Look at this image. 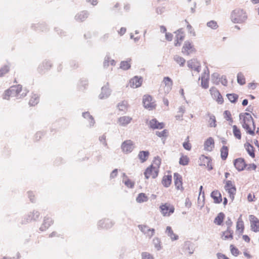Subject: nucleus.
<instances>
[{
	"label": "nucleus",
	"mask_w": 259,
	"mask_h": 259,
	"mask_svg": "<svg viewBox=\"0 0 259 259\" xmlns=\"http://www.w3.org/2000/svg\"><path fill=\"white\" fill-rule=\"evenodd\" d=\"M124 184L127 187L133 188L134 187L135 183L134 182H132L131 180L128 179L126 181L124 182Z\"/></svg>",
	"instance_id": "680f3d73"
},
{
	"label": "nucleus",
	"mask_w": 259,
	"mask_h": 259,
	"mask_svg": "<svg viewBox=\"0 0 259 259\" xmlns=\"http://www.w3.org/2000/svg\"><path fill=\"white\" fill-rule=\"evenodd\" d=\"M209 73H208L206 75V77H201V86L202 88L206 89L208 88V80H209ZM200 79V77L199 78Z\"/></svg>",
	"instance_id": "c756f323"
},
{
	"label": "nucleus",
	"mask_w": 259,
	"mask_h": 259,
	"mask_svg": "<svg viewBox=\"0 0 259 259\" xmlns=\"http://www.w3.org/2000/svg\"><path fill=\"white\" fill-rule=\"evenodd\" d=\"M211 197L213 198L215 203H220L222 201V195L218 190H214L211 193Z\"/></svg>",
	"instance_id": "5701e85b"
},
{
	"label": "nucleus",
	"mask_w": 259,
	"mask_h": 259,
	"mask_svg": "<svg viewBox=\"0 0 259 259\" xmlns=\"http://www.w3.org/2000/svg\"><path fill=\"white\" fill-rule=\"evenodd\" d=\"M255 220L251 222V230L257 232L259 231V221L255 218Z\"/></svg>",
	"instance_id": "c9c22d12"
},
{
	"label": "nucleus",
	"mask_w": 259,
	"mask_h": 259,
	"mask_svg": "<svg viewBox=\"0 0 259 259\" xmlns=\"http://www.w3.org/2000/svg\"><path fill=\"white\" fill-rule=\"evenodd\" d=\"M132 120V118L129 116H122L118 119V122L121 125H125L128 124Z\"/></svg>",
	"instance_id": "2f4dec72"
},
{
	"label": "nucleus",
	"mask_w": 259,
	"mask_h": 259,
	"mask_svg": "<svg viewBox=\"0 0 259 259\" xmlns=\"http://www.w3.org/2000/svg\"><path fill=\"white\" fill-rule=\"evenodd\" d=\"M187 63L189 68L194 69L198 72L200 71L199 63L195 59L189 60Z\"/></svg>",
	"instance_id": "aec40b11"
},
{
	"label": "nucleus",
	"mask_w": 259,
	"mask_h": 259,
	"mask_svg": "<svg viewBox=\"0 0 259 259\" xmlns=\"http://www.w3.org/2000/svg\"><path fill=\"white\" fill-rule=\"evenodd\" d=\"M199 160L200 161L199 165L204 166H205L207 163H209V161H211L210 157L205 156L203 155L200 157Z\"/></svg>",
	"instance_id": "a19ab883"
},
{
	"label": "nucleus",
	"mask_w": 259,
	"mask_h": 259,
	"mask_svg": "<svg viewBox=\"0 0 259 259\" xmlns=\"http://www.w3.org/2000/svg\"><path fill=\"white\" fill-rule=\"evenodd\" d=\"M214 140L212 138H208L204 142V149L208 151H211L214 147Z\"/></svg>",
	"instance_id": "4be33fe9"
},
{
	"label": "nucleus",
	"mask_w": 259,
	"mask_h": 259,
	"mask_svg": "<svg viewBox=\"0 0 259 259\" xmlns=\"http://www.w3.org/2000/svg\"><path fill=\"white\" fill-rule=\"evenodd\" d=\"M31 28L42 32H46L49 30V27L47 24L45 22H39L36 24H32Z\"/></svg>",
	"instance_id": "4468645a"
},
{
	"label": "nucleus",
	"mask_w": 259,
	"mask_h": 259,
	"mask_svg": "<svg viewBox=\"0 0 259 259\" xmlns=\"http://www.w3.org/2000/svg\"><path fill=\"white\" fill-rule=\"evenodd\" d=\"M233 237V231L231 228H227V230L222 232V238L223 240L232 239Z\"/></svg>",
	"instance_id": "b1692460"
},
{
	"label": "nucleus",
	"mask_w": 259,
	"mask_h": 259,
	"mask_svg": "<svg viewBox=\"0 0 259 259\" xmlns=\"http://www.w3.org/2000/svg\"><path fill=\"white\" fill-rule=\"evenodd\" d=\"M148 200V197L146 196V195L145 193H141L138 194L137 198L136 201L138 203H143L147 201Z\"/></svg>",
	"instance_id": "4c0bfd02"
},
{
	"label": "nucleus",
	"mask_w": 259,
	"mask_h": 259,
	"mask_svg": "<svg viewBox=\"0 0 259 259\" xmlns=\"http://www.w3.org/2000/svg\"><path fill=\"white\" fill-rule=\"evenodd\" d=\"M120 68L124 70H127L131 68V64L127 61H122L120 62Z\"/></svg>",
	"instance_id": "09e8293b"
},
{
	"label": "nucleus",
	"mask_w": 259,
	"mask_h": 259,
	"mask_svg": "<svg viewBox=\"0 0 259 259\" xmlns=\"http://www.w3.org/2000/svg\"><path fill=\"white\" fill-rule=\"evenodd\" d=\"M40 216V212L36 210H33L30 211L22 219L21 224H26L32 221H37Z\"/></svg>",
	"instance_id": "20e7f679"
},
{
	"label": "nucleus",
	"mask_w": 259,
	"mask_h": 259,
	"mask_svg": "<svg viewBox=\"0 0 259 259\" xmlns=\"http://www.w3.org/2000/svg\"><path fill=\"white\" fill-rule=\"evenodd\" d=\"M90 15V13L87 11H82L76 14L74 17V19L78 22L84 21Z\"/></svg>",
	"instance_id": "dca6fc26"
},
{
	"label": "nucleus",
	"mask_w": 259,
	"mask_h": 259,
	"mask_svg": "<svg viewBox=\"0 0 259 259\" xmlns=\"http://www.w3.org/2000/svg\"><path fill=\"white\" fill-rule=\"evenodd\" d=\"M55 31L61 36L65 35V32L59 27H55Z\"/></svg>",
	"instance_id": "0e129e2a"
},
{
	"label": "nucleus",
	"mask_w": 259,
	"mask_h": 259,
	"mask_svg": "<svg viewBox=\"0 0 259 259\" xmlns=\"http://www.w3.org/2000/svg\"><path fill=\"white\" fill-rule=\"evenodd\" d=\"M118 174V169L115 168L110 173V179H114L116 178Z\"/></svg>",
	"instance_id": "774afa93"
},
{
	"label": "nucleus",
	"mask_w": 259,
	"mask_h": 259,
	"mask_svg": "<svg viewBox=\"0 0 259 259\" xmlns=\"http://www.w3.org/2000/svg\"><path fill=\"white\" fill-rule=\"evenodd\" d=\"M112 90L109 87V82L106 83L102 87L101 93L98 96L99 99L100 100H104L108 98L111 95Z\"/></svg>",
	"instance_id": "423d86ee"
},
{
	"label": "nucleus",
	"mask_w": 259,
	"mask_h": 259,
	"mask_svg": "<svg viewBox=\"0 0 259 259\" xmlns=\"http://www.w3.org/2000/svg\"><path fill=\"white\" fill-rule=\"evenodd\" d=\"M149 127L153 130H161L164 127V123L163 122H159L156 119L154 118L150 121Z\"/></svg>",
	"instance_id": "f3484780"
},
{
	"label": "nucleus",
	"mask_w": 259,
	"mask_h": 259,
	"mask_svg": "<svg viewBox=\"0 0 259 259\" xmlns=\"http://www.w3.org/2000/svg\"><path fill=\"white\" fill-rule=\"evenodd\" d=\"M228 190H226L228 193L229 194V196L230 198L233 201L234 198V195L236 194V187H232L231 188L227 189Z\"/></svg>",
	"instance_id": "603ef678"
},
{
	"label": "nucleus",
	"mask_w": 259,
	"mask_h": 259,
	"mask_svg": "<svg viewBox=\"0 0 259 259\" xmlns=\"http://www.w3.org/2000/svg\"><path fill=\"white\" fill-rule=\"evenodd\" d=\"M114 222L108 218H104L99 220L97 223V227L99 229H109L112 228Z\"/></svg>",
	"instance_id": "39448f33"
},
{
	"label": "nucleus",
	"mask_w": 259,
	"mask_h": 259,
	"mask_svg": "<svg viewBox=\"0 0 259 259\" xmlns=\"http://www.w3.org/2000/svg\"><path fill=\"white\" fill-rule=\"evenodd\" d=\"M127 106L128 103L125 100L119 102L117 105V107L119 110L124 112L127 110Z\"/></svg>",
	"instance_id": "f704fd0d"
},
{
	"label": "nucleus",
	"mask_w": 259,
	"mask_h": 259,
	"mask_svg": "<svg viewBox=\"0 0 259 259\" xmlns=\"http://www.w3.org/2000/svg\"><path fill=\"white\" fill-rule=\"evenodd\" d=\"M149 154L148 151H141L139 152L138 156L141 162L143 163L147 160Z\"/></svg>",
	"instance_id": "a878e982"
},
{
	"label": "nucleus",
	"mask_w": 259,
	"mask_h": 259,
	"mask_svg": "<svg viewBox=\"0 0 259 259\" xmlns=\"http://www.w3.org/2000/svg\"><path fill=\"white\" fill-rule=\"evenodd\" d=\"M156 135L159 137L164 138L165 140L168 136L167 131H161V132L157 131L156 132Z\"/></svg>",
	"instance_id": "4d7b16f0"
},
{
	"label": "nucleus",
	"mask_w": 259,
	"mask_h": 259,
	"mask_svg": "<svg viewBox=\"0 0 259 259\" xmlns=\"http://www.w3.org/2000/svg\"><path fill=\"white\" fill-rule=\"evenodd\" d=\"M183 146L184 148L187 150L190 151L191 149L192 146L188 141H186L183 143Z\"/></svg>",
	"instance_id": "e2e57ef3"
},
{
	"label": "nucleus",
	"mask_w": 259,
	"mask_h": 259,
	"mask_svg": "<svg viewBox=\"0 0 259 259\" xmlns=\"http://www.w3.org/2000/svg\"><path fill=\"white\" fill-rule=\"evenodd\" d=\"M143 79L141 77L136 76L130 81V86L133 88L140 87L142 83Z\"/></svg>",
	"instance_id": "6ab92c4d"
},
{
	"label": "nucleus",
	"mask_w": 259,
	"mask_h": 259,
	"mask_svg": "<svg viewBox=\"0 0 259 259\" xmlns=\"http://www.w3.org/2000/svg\"><path fill=\"white\" fill-rule=\"evenodd\" d=\"M237 82L240 85H243L245 83V79L243 74L241 72H239L237 74Z\"/></svg>",
	"instance_id": "de8ad7c7"
},
{
	"label": "nucleus",
	"mask_w": 259,
	"mask_h": 259,
	"mask_svg": "<svg viewBox=\"0 0 259 259\" xmlns=\"http://www.w3.org/2000/svg\"><path fill=\"white\" fill-rule=\"evenodd\" d=\"M195 52L194 46L190 41H186L182 49V52L185 55H189Z\"/></svg>",
	"instance_id": "9d476101"
},
{
	"label": "nucleus",
	"mask_w": 259,
	"mask_h": 259,
	"mask_svg": "<svg viewBox=\"0 0 259 259\" xmlns=\"http://www.w3.org/2000/svg\"><path fill=\"white\" fill-rule=\"evenodd\" d=\"M88 84V81L85 78H82L80 81V85L85 88Z\"/></svg>",
	"instance_id": "338daca9"
},
{
	"label": "nucleus",
	"mask_w": 259,
	"mask_h": 259,
	"mask_svg": "<svg viewBox=\"0 0 259 259\" xmlns=\"http://www.w3.org/2000/svg\"><path fill=\"white\" fill-rule=\"evenodd\" d=\"M234 165L235 168L239 171H242L247 166L245 160L242 158H238L234 160Z\"/></svg>",
	"instance_id": "2eb2a0df"
},
{
	"label": "nucleus",
	"mask_w": 259,
	"mask_h": 259,
	"mask_svg": "<svg viewBox=\"0 0 259 259\" xmlns=\"http://www.w3.org/2000/svg\"><path fill=\"white\" fill-rule=\"evenodd\" d=\"M225 218V214L223 212H220L215 217L214 223L218 225H221L223 222Z\"/></svg>",
	"instance_id": "7c9ffc66"
},
{
	"label": "nucleus",
	"mask_w": 259,
	"mask_h": 259,
	"mask_svg": "<svg viewBox=\"0 0 259 259\" xmlns=\"http://www.w3.org/2000/svg\"><path fill=\"white\" fill-rule=\"evenodd\" d=\"M121 149L124 153H131L134 149V143L130 140H126L122 143Z\"/></svg>",
	"instance_id": "9b49d317"
},
{
	"label": "nucleus",
	"mask_w": 259,
	"mask_h": 259,
	"mask_svg": "<svg viewBox=\"0 0 259 259\" xmlns=\"http://www.w3.org/2000/svg\"><path fill=\"white\" fill-rule=\"evenodd\" d=\"M228 155V148L226 146H223L221 149V157L222 160H225Z\"/></svg>",
	"instance_id": "72a5a7b5"
},
{
	"label": "nucleus",
	"mask_w": 259,
	"mask_h": 259,
	"mask_svg": "<svg viewBox=\"0 0 259 259\" xmlns=\"http://www.w3.org/2000/svg\"><path fill=\"white\" fill-rule=\"evenodd\" d=\"M209 116V120L208 121L209 124L211 127H215L216 126V120L215 117L213 115L208 114Z\"/></svg>",
	"instance_id": "5fc2aeb1"
},
{
	"label": "nucleus",
	"mask_w": 259,
	"mask_h": 259,
	"mask_svg": "<svg viewBox=\"0 0 259 259\" xmlns=\"http://www.w3.org/2000/svg\"><path fill=\"white\" fill-rule=\"evenodd\" d=\"M39 101V97L36 94H32L29 100V104L30 106H34L37 104Z\"/></svg>",
	"instance_id": "cd10ccee"
},
{
	"label": "nucleus",
	"mask_w": 259,
	"mask_h": 259,
	"mask_svg": "<svg viewBox=\"0 0 259 259\" xmlns=\"http://www.w3.org/2000/svg\"><path fill=\"white\" fill-rule=\"evenodd\" d=\"M166 234L169 236L172 241L177 240L179 238V236L175 234L171 228L170 226H167L165 231Z\"/></svg>",
	"instance_id": "bb28decb"
},
{
	"label": "nucleus",
	"mask_w": 259,
	"mask_h": 259,
	"mask_svg": "<svg viewBox=\"0 0 259 259\" xmlns=\"http://www.w3.org/2000/svg\"><path fill=\"white\" fill-rule=\"evenodd\" d=\"M28 93L26 89H22L21 84L13 85L6 90L3 95V99L9 100L11 97H16L17 99L25 97Z\"/></svg>",
	"instance_id": "f257e3e1"
},
{
	"label": "nucleus",
	"mask_w": 259,
	"mask_h": 259,
	"mask_svg": "<svg viewBox=\"0 0 259 259\" xmlns=\"http://www.w3.org/2000/svg\"><path fill=\"white\" fill-rule=\"evenodd\" d=\"M193 245L192 243L189 241H186L184 243V249L185 251H188L190 254L193 253V249L192 248Z\"/></svg>",
	"instance_id": "58836bf2"
},
{
	"label": "nucleus",
	"mask_w": 259,
	"mask_h": 259,
	"mask_svg": "<svg viewBox=\"0 0 259 259\" xmlns=\"http://www.w3.org/2000/svg\"><path fill=\"white\" fill-rule=\"evenodd\" d=\"M110 61V57L109 54H107L104 58L103 62V66L104 68H107L109 66V64Z\"/></svg>",
	"instance_id": "13d9d810"
},
{
	"label": "nucleus",
	"mask_w": 259,
	"mask_h": 259,
	"mask_svg": "<svg viewBox=\"0 0 259 259\" xmlns=\"http://www.w3.org/2000/svg\"><path fill=\"white\" fill-rule=\"evenodd\" d=\"M138 227L140 231L148 237V235L150 234V228L148 226L144 225H139Z\"/></svg>",
	"instance_id": "473e14b6"
},
{
	"label": "nucleus",
	"mask_w": 259,
	"mask_h": 259,
	"mask_svg": "<svg viewBox=\"0 0 259 259\" xmlns=\"http://www.w3.org/2000/svg\"><path fill=\"white\" fill-rule=\"evenodd\" d=\"M153 243L154 244V247L157 250L159 251L162 248V246L161 244V241L158 237H155L153 240Z\"/></svg>",
	"instance_id": "37998d69"
},
{
	"label": "nucleus",
	"mask_w": 259,
	"mask_h": 259,
	"mask_svg": "<svg viewBox=\"0 0 259 259\" xmlns=\"http://www.w3.org/2000/svg\"><path fill=\"white\" fill-rule=\"evenodd\" d=\"M163 82L165 84L164 92L168 93L171 90L172 85V81L169 77H164L163 78Z\"/></svg>",
	"instance_id": "412c9836"
},
{
	"label": "nucleus",
	"mask_w": 259,
	"mask_h": 259,
	"mask_svg": "<svg viewBox=\"0 0 259 259\" xmlns=\"http://www.w3.org/2000/svg\"><path fill=\"white\" fill-rule=\"evenodd\" d=\"M230 19L234 23H242L246 21L247 16L243 9L238 8L235 9L231 12Z\"/></svg>",
	"instance_id": "f03ea898"
},
{
	"label": "nucleus",
	"mask_w": 259,
	"mask_h": 259,
	"mask_svg": "<svg viewBox=\"0 0 259 259\" xmlns=\"http://www.w3.org/2000/svg\"><path fill=\"white\" fill-rule=\"evenodd\" d=\"M236 229L237 230L239 231L240 234H242L243 232L244 224L242 220H239V219H238L237 222Z\"/></svg>",
	"instance_id": "864d4df0"
},
{
	"label": "nucleus",
	"mask_w": 259,
	"mask_h": 259,
	"mask_svg": "<svg viewBox=\"0 0 259 259\" xmlns=\"http://www.w3.org/2000/svg\"><path fill=\"white\" fill-rule=\"evenodd\" d=\"M143 103L144 107L149 110L155 107L156 104L152 101V97L150 95H144L143 98Z\"/></svg>",
	"instance_id": "6e6552de"
},
{
	"label": "nucleus",
	"mask_w": 259,
	"mask_h": 259,
	"mask_svg": "<svg viewBox=\"0 0 259 259\" xmlns=\"http://www.w3.org/2000/svg\"><path fill=\"white\" fill-rule=\"evenodd\" d=\"M206 26L212 29H217L219 27L217 22L214 20H211L207 22Z\"/></svg>",
	"instance_id": "8fccbe9b"
},
{
	"label": "nucleus",
	"mask_w": 259,
	"mask_h": 259,
	"mask_svg": "<svg viewBox=\"0 0 259 259\" xmlns=\"http://www.w3.org/2000/svg\"><path fill=\"white\" fill-rule=\"evenodd\" d=\"M230 248L231 253L233 255H234L235 256H237L239 254V253H240L239 250H238V249L237 247H236L233 245L231 244L230 246Z\"/></svg>",
	"instance_id": "6e6d98bb"
},
{
	"label": "nucleus",
	"mask_w": 259,
	"mask_h": 259,
	"mask_svg": "<svg viewBox=\"0 0 259 259\" xmlns=\"http://www.w3.org/2000/svg\"><path fill=\"white\" fill-rule=\"evenodd\" d=\"M228 100L232 103L237 102L238 99V95L236 94H228L227 95Z\"/></svg>",
	"instance_id": "c03bdc74"
},
{
	"label": "nucleus",
	"mask_w": 259,
	"mask_h": 259,
	"mask_svg": "<svg viewBox=\"0 0 259 259\" xmlns=\"http://www.w3.org/2000/svg\"><path fill=\"white\" fill-rule=\"evenodd\" d=\"M174 179L176 188L178 190H183V188L182 187V177L181 175L177 172H175L174 175Z\"/></svg>",
	"instance_id": "a211bd4d"
},
{
	"label": "nucleus",
	"mask_w": 259,
	"mask_h": 259,
	"mask_svg": "<svg viewBox=\"0 0 259 259\" xmlns=\"http://www.w3.org/2000/svg\"><path fill=\"white\" fill-rule=\"evenodd\" d=\"M239 119L243 128L245 130H255V126L251 115L247 112L242 113L239 114Z\"/></svg>",
	"instance_id": "7ed1b4c3"
},
{
	"label": "nucleus",
	"mask_w": 259,
	"mask_h": 259,
	"mask_svg": "<svg viewBox=\"0 0 259 259\" xmlns=\"http://www.w3.org/2000/svg\"><path fill=\"white\" fill-rule=\"evenodd\" d=\"M82 116L87 119L89 121L90 127L93 126L95 123L94 117L91 115L89 112H84L82 113Z\"/></svg>",
	"instance_id": "393cba45"
},
{
	"label": "nucleus",
	"mask_w": 259,
	"mask_h": 259,
	"mask_svg": "<svg viewBox=\"0 0 259 259\" xmlns=\"http://www.w3.org/2000/svg\"><path fill=\"white\" fill-rule=\"evenodd\" d=\"M52 64L51 61L49 60H45L42 61L37 68L38 72L40 74H44L48 71L52 67Z\"/></svg>",
	"instance_id": "f8f14e48"
},
{
	"label": "nucleus",
	"mask_w": 259,
	"mask_h": 259,
	"mask_svg": "<svg viewBox=\"0 0 259 259\" xmlns=\"http://www.w3.org/2000/svg\"><path fill=\"white\" fill-rule=\"evenodd\" d=\"M245 146L246 147V150L248 153V154L252 157L254 158L255 157V154L254 152V148L249 143H247L245 144Z\"/></svg>",
	"instance_id": "e433bc0d"
},
{
	"label": "nucleus",
	"mask_w": 259,
	"mask_h": 259,
	"mask_svg": "<svg viewBox=\"0 0 259 259\" xmlns=\"http://www.w3.org/2000/svg\"><path fill=\"white\" fill-rule=\"evenodd\" d=\"M142 257V259H154L153 255L148 252H143Z\"/></svg>",
	"instance_id": "052dcab7"
},
{
	"label": "nucleus",
	"mask_w": 259,
	"mask_h": 259,
	"mask_svg": "<svg viewBox=\"0 0 259 259\" xmlns=\"http://www.w3.org/2000/svg\"><path fill=\"white\" fill-rule=\"evenodd\" d=\"M161 212L164 216L168 217L173 213L175 211V208L170 204L165 203L160 206Z\"/></svg>",
	"instance_id": "1a4fd4ad"
},
{
	"label": "nucleus",
	"mask_w": 259,
	"mask_h": 259,
	"mask_svg": "<svg viewBox=\"0 0 259 259\" xmlns=\"http://www.w3.org/2000/svg\"><path fill=\"white\" fill-rule=\"evenodd\" d=\"M158 174V169L156 166L151 165L147 167L144 172V175L146 179H148L150 177L153 179L156 178Z\"/></svg>",
	"instance_id": "0eeeda50"
},
{
	"label": "nucleus",
	"mask_w": 259,
	"mask_h": 259,
	"mask_svg": "<svg viewBox=\"0 0 259 259\" xmlns=\"http://www.w3.org/2000/svg\"><path fill=\"white\" fill-rule=\"evenodd\" d=\"M220 75L218 73H213L211 75V81L215 84L218 85L220 82Z\"/></svg>",
	"instance_id": "79ce46f5"
},
{
	"label": "nucleus",
	"mask_w": 259,
	"mask_h": 259,
	"mask_svg": "<svg viewBox=\"0 0 259 259\" xmlns=\"http://www.w3.org/2000/svg\"><path fill=\"white\" fill-rule=\"evenodd\" d=\"M224 118L229 122V124L233 122V119L231 117V112L228 110H225L224 112Z\"/></svg>",
	"instance_id": "3c124183"
},
{
	"label": "nucleus",
	"mask_w": 259,
	"mask_h": 259,
	"mask_svg": "<svg viewBox=\"0 0 259 259\" xmlns=\"http://www.w3.org/2000/svg\"><path fill=\"white\" fill-rule=\"evenodd\" d=\"M43 135L42 131H38L35 135L34 139L36 141H38L41 138V136Z\"/></svg>",
	"instance_id": "69168bd1"
},
{
	"label": "nucleus",
	"mask_w": 259,
	"mask_h": 259,
	"mask_svg": "<svg viewBox=\"0 0 259 259\" xmlns=\"http://www.w3.org/2000/svg\"><path fill=\"white\" fill-rule=\"evenodd\" d=\"M189 162V158L186 155H182L179 160V164L180 165L185 166L188 164Z\"/></svg>",
	"instance_id": "a18cd8bd"
},
{
	"label": "nucleus",
	"mask_w": 259,
	"mask_h": 259,
	"mask_svg": "<svg viewBox=\"0 0 259 259\" xmlns=\"http://www.w3.org/2000/svg\"><path fill=\"white\" fill-rule=\"evenodd\" d=\"M209 91L211 95L215 98L217 97L218 95H220V93L215 87H211Z\"/></svg>",
	"instance_id": "bf43d9fd"
},
{
	"label": "nucleus",
	"mask_w": 259,
	"mask_h": 259,
	"mask_svg": "<svg viewBox=\"0 0 259 259\" xmlns=\"http://www.w3.org/2000/svg\"><path fill=\"white\" fill-rule=\"evenodd\" d=\"M174 59L177 63L179 64L180 66H183L186 62L184 58L178 55H175Z\"/></svg>",
	"instance_id": "49530a36"
},
{
	"label": "nucleus",
	"mask_w": 259,
	"mask_h": 259,
	"mask_svg": "<svg viewBox=\"0 0 259 259\" xmlns=\"http://www.w3.org/2000/svg\"><path fill=\"white\" fill-rule=\"evenodd\" d=\"M54 223L52 218L48 215H46L44 218L42 223L39 228L40 231H45L47 230Z\"/></svg>",
	"instance_id": "ddd939ff"
},
{
	"label": "nucleus",
	"mask_w": 259,
	"mask_h": 259,
	"mask_svg": "<svg viewBox=\"0 0 259 259\" xmlns=\"http://www.w3.org/2000/svg\"><path fill=\"white\" fill-rule=\"evenodd\" d=\"M10 69L9 64L5 65L0 68V77L4 76L6 74L9 72Z\"/></svg>",
	"instance_id": "ea45409f"
},
{
	"label": "nucleus",
	"mask_w": 259,
	"mask_h": 259,
	"mask_svg": "<svg viewBox=\"0 0 259 259\" xmlns=\"http://www.w3.org/2000/svg\"><path fill=\"white\" fill-rule=\"evenodd\" d=\"M172 177L171 175L164 176L162 180V184L163 185L167 188L171 183Z\"/></svg>",
	"instance_id": "c85d7f7f"
}]
</instances>
